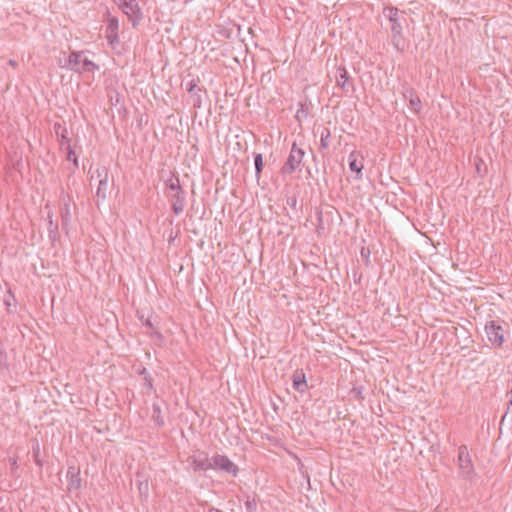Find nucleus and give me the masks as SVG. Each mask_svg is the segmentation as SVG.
<instances>
[{"mask_svg": "<svg viewBox=\"0 0 512 512\" xmlns=\"http://www.w3.org/2000/svg\"><path fill=\"white\" fill-rule=\"evenodd\" d=\"M168 192L166 193L175 215H180L186 206V194L180 185L179 178L172 175L165 182Z\"/></svg>", "mask_w": 512, "mask_h": 512, "instance_id": "nucleus-1", "label": "nucleus"}, {"mask_svg": "<svg viewBox=\"0 0 512 512\" xmlns=\"http://www.w3.org/2000/svg\"><path fill=\"white\" fill-rule=\"evenodd\" d=\"M58 63L60 67L69 69L76 73L94 72L99 69V66L86 58L82 51H72L67 59H65L64 63H62L61 59H59Z\"/></svg>", "mask_w": 512, "mask_h": 512, "instance_id": "nucleus-2", "label": "nucleus"}, {"mask_svg": "<svg viewBox=\"0 0 512 512\" xmlns=\"http://www.w3.org/2000/svg\"><path fill=\"white\" fill-rule=\"evenodd\" d=\"M458 467L460 475L464 479H472L474 476V466L472 464V460L468 451V447L466 445H461L458 448V457H457Z\"/></svg>", "mask_w": 512, "mask_h": 512, "instance_id": "nucleus-3", "label": "nucleus"}, {"mask_svg": "<svg viewBox=\"0 0 512 512\" xmlns=\"http://www.w3.org/2000/svg\"><path fill=\"white\" fill-rule=\"evenodd\" d=\"M304 155V150L293 143L289 156L281 168V173L292 174L301 165Z\"/></svg>", "mask_w": 512, "mask_h": 512, "instance_id": "nucleus-4", "label": "nucleus"}, {"mask_svg": "<svg viewBox=\"0 0 512 512\" xmlns=\"http://www.w3.org/2000/svg\"><path fill=\"white\" fill-rule=\"evenodd\" d=\"M485 332L489 342L497 347L502 346L504 342L505 329L499 321L491 320L485 325Z\"/></svg>", "mask_w": 512, "mask_h": 512, "instance_id": "nucleus-5", "label": "nucleus"}, {"mask_svg": "<svg viewBox=\"0 0 512 512\" xmlns=\"http://www.w3.org/2000/svg\"><path fill=\"white\" fill-rule=\"evenodd\" d=\"M211 469L224 471L236 476L238 467L225 455L215 454L211 457Z\"/></svg>", "mask_w": 512, "mask_h": 512, "instance_id": "nucleus-6", "label": "nucleus"}, {"mask_svg": "<svg viewBox=\"0 0 512 512\" xmlns=\"http://www.w3.org/2000/svg\"><path fill=\"white\" fill-rule=\"evenodd\" d=\"M187 462L194 472L207 471L211 469V458L208 457V454L199 451L188 457Z\"/></svg>", "mask_w": 512, "mask_h": 512, "instance_id": "nucleus-7", "label": "nucleus"}, {"mask_svg": "<svg viewBox=\"0 0 512 512\" xmlns=\"http://www.w3.org/2000/svg\"><path fill=\"white\" fill-rule=\"evenodd\" d=\"M94 174L99 179L96 196L98 199L105 200L108 191V169L105 166H98L91 174V180L94 178Z\"/></svg>", "mask_w": 512, "mask_h": 512, "instance_id": "nucleus-8", "label": "nucleus"}, {"mask_svg": "<svg viewBox=\"0 0 512 512\" xmlns=\"http://www.w3.org/2000/svg\"><path fill=\"white\" fill-rule=\"evenodd\" d=\"M122 11L128 16L133 26L142 19V12L136 0H119Z\"/></svg>", "mask_w": 512, "mask_h": 512, "instance_id": "nucleus-9", "label": "nucleus"}, {"mask_svg": "<svg viewBox=\"0 0 512 512\" xmlns=\"http://www.w3.org/2000/svg\"><path fill=\"white\" fill-rule=\"evenodd\" d=\"M383 14L391 23V33L402 31L401 19H404V12L396 7H388L384 9Z\"/></svg>", "mask_w": 512, "mask_h": 512, "instance_id": "nucleus-10", "label": "nucleus"}, {"mask_svg": "<svg viewBox=\"0 0 512 512\" xmlns=\"http://www.w3.org/2000/svg\"><path fill=\"white\" fill-rule=\"evenodd\" d=\"M336 84L340 87L345 93L354 90L353 84L349 81V74L345 67L339 66L336 70L335 74Z\"/></svg>", "mask_w": 512, "mask_h": 512, "instance_id": "nucleus-11", "label": "nucleus"}, {"mask_svg": "<svg viewBox=\"0 0 512 512\" xmlns=\"http://www.w3.org/2000/svg\"><path fill=\"white\" fill-rule=\"evenodd\" d=\"M349 168L352 172L356 173V179L362 178L363 157L357 151H352L349 154Z\"/></svg>", "mask_w": 512, "mask_h": 512, "instance_id": "nucleus-12", "label": "nucleus"}, {"mask_svg": "<svg viewBox=\"0 0 512 512\" xmlns=\"http://www.w3.org/2000/svg\"><path fill=\"white\" fill-rule=\"evenodd\" d=\"M293 388L300 393L307 389L305 374L302 371H296L293 375Z\"/></svg>", "mask_w": 512, "mask_h": 512, "instance_id": "nucleus-13", "label": "nucleus"}, {"mask_svg": "<svg viewBox=\"0 0 512 512\" xmlns=\"http://www.w3.org/2000/svg\"><path fill=\"white\" fill-rule=\"evenodd\" d=\"M404 96L406 98L409 97V105L411 110H413L416 114L419 113L421 110V100L415 94V92L412 89H410L404 94Z\"/></svg>", "mask_w": 512, "mask_h": 512, "instance_id": "nucleus-14", "label": "nucleus"}, {"mask_svg": "<svg viewBox=\"0 0 512 512\" xmlns=\"http://www.w3.org/2000/svg\"><path fill=\"white\" fill-rule=\"evenodd\" d=\"M118 20L116 18H111L109 20L108 26H107V38L110 40V42L113 41V38L117 40L118 38Z\"/></svg>", "mask_w": 512, "mask_h": 512, "instance_id": "nucleus-15", "label": "nucleus"}, {"mask_svg": "<svg viewBox=\"0 0 512 512\" xmlns=\"http://www.w3.org/2000/svg\"><path fill=\"white\" fill-rule=\"evenodd\" d=\"M391 40L393 47L399 51L403 52L405 49V42L402 36V31H399L398 33H391Z\"/></svg>", "mask_w": 512, "mask_h": 512, "instance_id": "nucleus-16", "label": "nucleus"}, {"mask_svg": "<svg viewBox=\"0 0 512 512\" xmlns=\"http://www.w3.org/2000/svg\"><path fill=\"white\" fill-rule=\"evenodd\" d=\"M152 420L157 426H163L164 425V418L161 414V408L159 405L154 404L153 405V413H152Z\"/></svg>", "mask_w": 512, "mask_h": 512, "instance_id": "nucleus-17", "label": "nucleus"}, {"mask_svg": "<svg viewBox=\"0 0 512 512\" xmlns=\"http://www.w3.org/2000/svg\"><path fill=\"white\" fill-rule=\"evenodd\" d=\"M254 165H255V173L257 179L260 178L262 169H263V157L261 153H256L254 155Z\"/></svg>", "mask_w": 512, "mask_h": 512, "instance_id": "nucleus-18", "label": "nucleus"}, {"mask_svg": "<svg viewBox=\"0 0 512 512\" xmlns=\"http://www.w3.org/2000/svg\"><path fill=\"white\" fill-rule=\"evenodd\" d=\"M185 86L186 90L190 93V95L201 91V89L198 88V81L195 79L186 82Z\"/></svg>", "mask_w": 512, "mask_h": 512, "instance_id": "nucleus-19", "label": "nucleus"}, {"mask_svg": "<svg viewBox=\"0 0 512 512\" xmlns=\"http://www.w3.org/2000/svg\"><path fill=\"white\" fill-rule=\"evenodd\" d=\"M245 507L247 512H257V502L255 498L248 496L245 501Z\"/></svg>", "mask_w": 512, "mask_h": 512, "instance_id": "nucleus-20", "label": "nucleus"}, {"mask_svg": "<svg viewBox=\"0 0 512 512\" xmlns=\"http://www.w3.org/2000/svg\"><path fill=\"white\" fill-rule=\"evenodd\" d=\"M330 137V131L329 129L327 128H324L321 132V139H320V142H321V147L323 148H327L329 143H328V139Z\"/></svg>", "mask_w": 512, "mask_h": 512, "instance_id": "nucleus-21", "label": "nucleus"}, {"mask_svg": "<svg viewBox=\"0 0 512 512\" xmlns=\"http://www.w3.org/2000/svg\"><path fill=\"white\" fill-rule=\"evenodd\" d=\"M67 160L69 161H73L74 163V166L77 168L78 167V159H77V156L75 154V152L72 150V149H68V152H67Z\"/></svg>", "mask_w": 512, "mask_h": 512, "instance_id": "nucleus-22", "label": "nucleus"}, {"mask_svg": "<svg viewBox=\"0 0 512 512\" xmlns=\"http://www.w3.org/2000/svg\"><path fill=\"white\" fill-rule=\"evenodd\" d=\"M191 98L193 100V106L194 107H200L201 106V95L199 92L191 94Z\"/></svg>", "mask_w": 512, "mask_h": 512, "instance_id": "nucleus-23", "label": "nucleus"}, {"mask_svg": "<svg viewBox=\"0 0 512 512\" xmlns=\"http://www.w3.org/2000/svg\"><path fill=\"white\" fill-rule=\"evenodd\" d=\"M509 417L510 420L512 421V400L509 399L508 401V407H507V410L502 418V421H504L505 418Z\"/></svg>", "mask_w": 512, "mask_h": 512, "instance_id": "nucleus-24", "label": "nucleus"}, {"mask_svg": "<svg viewBox=\"0 0 512 512\" xmlns=\"http://www.w3.org/2000/svg\"><path fill=\"white\" fill-rule=\"evenodd\" d=\"M69 215H70V209H69V206L68 205H65V211L62 212V221H63V224H66L69 220Z\"/></svg>", "mask_w": 512, "mask_h": 512, "instance_id": "nucleus-25", "label": "nucleus"}, {"mask_svg": "<svg viewBox=\"0 0 512 512\" xmlns=\"http://www.w3.org/2000/svg\"><path fill=\"white\" fill-rule=\"evenodd\" d=\"M9 462H10V466H11V472L14 473V471L17 470V468H18L17 458H15V457L10 458Z\"/></svg>", "mask_w": 512, "mask_h": 512, "instance_id": "nucleus-26", "label": "nucleus"}, {"mask_svg": "<svg viewBox=\"0 0 512 512\" xmlns=\"http://www.w3.org/2000/svg\"><path fill=\"white\" fill-rule=\"evenodd\" d=\"M317 220H318L317 229L318 230L323 229L322 212L319 210L317 211Z\"/></svg>", "mask_w": 512, "mask_h": 512, "instance_id": "nucleus-27", "label": "nucleus"}, {"mask_svg": "<svg viewBox=\"0 0 512 512\" xmlns=\"http://www.w3.org/2000/svg\"><path fill=\"white\" fill-rule=\"evenodd\" d=\"M71 484H72V485H75L76 487H79V485H80V478H79V477H77V476L75 477V479H74V478H72V480H71Z\"/></svg>", "mask_w": 512, "mask_h": 512, "instance_id": "nucleus-28", "label": "nucleus"}, {"mask_svg": "<svg viewBox=\"0 0 512 512\" xmlns=\"http://www.w3.org/2000/svg\"><path fill=\"white\" fill-rule=\"evenodd\" d=\"M33 453L35 457H38L39 454V445L37 444L36 447H33Z\"/></svg>", "mask_w": 512, "mask_h": 512, "instance_id": "nucleus-29", "label": "nucleus"}, {"mask_svg": "<svg viewBox=\"0 0 512 512\" xmlns=\"http://www.w3.org/2000/svg\"><path fill=\"white\" fill-rule=\"evenodd\" d=\"M8 64H9L10 66H12L13 68H15V67L17 66V62H16L15 60H13V59H10V60H9V62H8Z\"/></svg>", "mask_w": 512, "mask_h": 512, "instance_id": "nucleus-30", "label": "nucleus"}, {"mask_svg": "<svg viewBox=\"0 0 512 512\" xmlns=\"http://www.w3.org/2000/svg\"><path fill=\"white\" fill-rule=\"evenodd\" d=\"M209 512H223L222 510L218 509V508H210Z\"/></svg>", "mask_w": 512, "mask_h": 512, "instance_id": "nucleus-31", "label": "nucleus"}, {"mask_svg": "<svg viewBox=\"0 0 512 512\" xmlns=\"http://www.w3.org/2000/svg\"><path fill=\"white\" fill-rule=\"evenodd\" d=\"M35 462H36V464H37V465H39V466H41V465H42V463H41V461L38 459V457H35Z\"/></svg>", "mask_w": 512, "mask_h": 512, "instance_id": "nucleus-32", "label": "nucleus"}, {"mask_svg": "<svg viewBox=\"0 0 512 512\" xmlns=\"http://www.w3.org/2000/svg\"><path fill=\"white\" fill-rule=\"evenodd\" d=\"M4 302H5V304H6L7 306H10V300H9V298H5Z\"/></svg>", "mask_w": 512, "mask_h": 512, "instance_id": "nucleus-33", "label": "nucleus"}, {"mask_svg": "<svg viewBox=\"0 0 512 512\" xmlns=\"http://www.w3.org/2000/svg\"><path fill=\"white\" fill-rule=\"evenodd\" d=\"M8 295H9V298H12V299L14 298V296H13V294L11 293V291H10V290L8 291Z\"/></svg>", "mask_w": 512, "mask_h": 512, "instance_id": "nucleus-34", "label": "nucleus"}]
</instances>
